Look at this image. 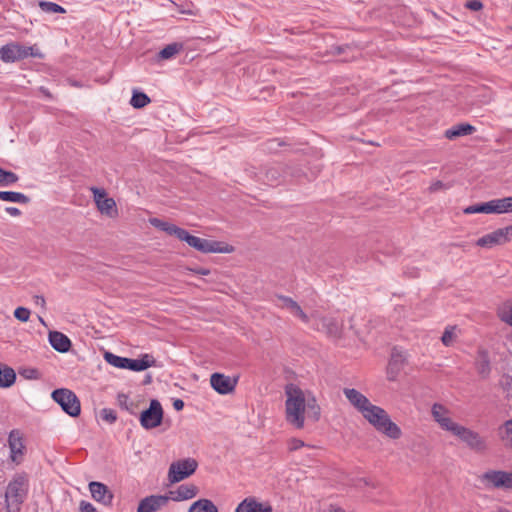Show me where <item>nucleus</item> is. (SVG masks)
Returning a JSON list of instances; mask_svg holds the SVG:
<instances>
[{
    "label": "nucleus",
    "mask_w": 512,
    "mask_h": 512,
    "mask_svg": "<svg viewBox=\"0 0 512 512\" xmlns=\"http://www.w3.org/2000/svg\"><path fill=\"white\" fill-rule=\"evenodd\" d=\"M49 343L58 352H68L71 347L70 339L63 333L53 331L49 333Z\"/></svg>",
    "instance_id": "24"
},
{
    "label": "nucleus",
    "mask_w": 512,
    "mask_h": 512,
    "mask_svg": "<svg viewBox=\"0 0 512 512\" xmlns=\"http://www.w3.org/2000/svg\"><path fill=\"white\" fill-rule=\"evenodd\" d=\"M127 399H128V397L126 395H119V402L120 403L125 402Z\"/></svg>",
    "instance_id": "57"
},
{
    "label": "nucleus",
    "mask_w": 512,
    "mask_h": 512,
    "mask_svg": "<svg viewBox=\"0 0 512 512\" xmlns=\"http://www.w3.org/2000/svg\"><path fill=\"white\" fill-rule=\"evenodd\" d=\"M127 399H128V397L126 395H119V402L120 403L125 402Z\"/></svg>",
    "instance_id": "58"
},
{
    "label": "nucleus",
    "mask_w": 512,
    "mask_h": 512,
    "mask_svg": "<svg viewBox=\"0 0 512 512\" xmlns=\"http://www.w3.org/2000/svg\"><path fill=\"white\" fill-rule=\"evenodd\" d=\"M465 6L472 11H479L483 8V4L479 0H470L465 4Z\"/></svg>",
    "instance_id": "44"
},
{
    "label": "nucleus",
    "mask_w": 512,
    "mask_h": 512,
    "mask_svg": "<svg viewBox=\"0 0 512 512\" xmlns=\"http://www.w3.org/2000/svg\"><path fill=\"white\" fill-rule=\"evenodd\" d=\"M451 434L456 437L467 448L476 453H485L488 450V443L484 436L466 426L458 423Z\"/></svg>",
    "instance_id": "5"
},
{
    "label": "nucleus",
    "mask_w": 512,
    "mask_h": 512,
    "mask_svg": "<svg viewBox=\"0 0 512 512\" xmlns=\"http://www.w3.org/2000/svg\"><path fill=\"white\" fill-rule=\"evenodd\" d=\"M80 512H96V508L89 502L81 501L79 506Z\"/></svg>",
    "instance_id": "46"
},
{
    "label": "nucleus",
    "mask_w": 512,
    "mask_h": 512,
    "mask_svg": "<svg viewBox=\"0 0 512 512\" xmlns=\"http://www.w3.org/2000/svg\"><path fill=\"white\" fill-rule=\"evenodd\" d=\"M502 201L504 203L506 213L512 212V196L502 198Z\"/></svg>",
    "instance_id": "49"
},
{
    "label": "nucleus",
    "mask_w": 512,
    "mask_h": 512,
    "mask_svg": "<svg viewBox=\"0 0 512 512\" xmlns=\"http://www.w3.org/2000/svg\"><path fill=\"white\" fill-rule=\"evenodd\" d=\"M198 274H201V275H208L209 274V270L207 269H199L196 271Z\"/></svg>",
    "instance_id": "55"
},
{
    "label": "nucleus",
    "mask_w": 512,
    "mask_h": 512,
    "mask_svg": "<svg viewBox=\"0 0 512 512\" xmlns=\"http://www.w3.org/2000/svg\"><path fill=\"white\" fill-rule=\"evenodd\" d=\"M167 502L168 498L165 495H151L140 501L137 512H155Z\"/></svg>",
    "instance_id": "23"
},
{
    "label": "nucleus",
    "mask_w": 512,
    "mask_h": 512,
    "mask_svg": "<svg viewBox=\"0 0 512 512\" xmlns=\"http://www.w3.org/2000/svg\"><path fill=\"white\" fill-rule=\"evenodd\" d=\"M482 482L496 489H512V471L489 470L481 476Z\"/></svg>",
    "instance_id": "10"
},
{
    "label": "nucleus",
    "mask_w": 512,
    "mask_h": 512,
    "mask_svg": "<svg viewBox=\"0 0 512 512\" xmlns=\"http://www.w3.org/2000/svg\"><path fill=\"white\" fill-rule=\"evenodd\" d=\"M475 131V127L470 124H459L445 131V137L454 139L460 136L470 135Z\"/></svg>",
    "instance_id": "26"
},
{
    "label": "nucleus",
    "mask_w": 512,
    "mask_h": 512,
    "mask_svg": "<svg viewBox=\"0 0 512 512\" xmlns=\"http://www.w3.org/2000/svg\"><path fill=\"white\" fill-rule=\"evenodd\" d=\"M304 446H305V443L302 440L297 439V438H291L288 441V448L290 451L298 450Z\"/></svg>",
    "instance_id": "43"
},
{
    "label": "nucleus",
    "mask_w": 512,
    "mask_h": 512,
    "mask_svg": "<svg viewBox=\"0 0 512 512\" xmlns=\"http://www.w3.org/2000/svg\"><path fill=\"white\" fill-rule=\"evenodd\" d=\"M406 362L405 354L396 348L392 350L391 357L387 365V379L389 381H395L401 370L403 369Z\"/></svg>",
    "instance_id": "16"
},
{
    "label": "nucleus",
    "mask_w": 512,
    "mask_h": 512,
    "mask_svg": "<svg viewBox=\"0 0 512 512\" xmlns=\"http://www.w3.org/2000/svg\"><path fill=\"white\" fill-rule=\"evenodd\" d=\"M495 207H496V214H503L506 213L504 203L501 199H494Z\"/></svg>",
    "instance_id": "48"
},
{
    "label": "nucleus",
    "mask_w": 512,
    "mask_h": 512,
    "mask_svg": "<svg viewBox=\"0 0 512 512\" xmlns=\"http://www.w3.org/2000/svg\"><path fill=\"white\" fill-rule=\"evenodd\" d=\"M34 302L36 305L41 306L42 308H44L46 304L45 298L40 295L34 296Z\"/></svg>",
    "instance_id": "51"
},
{
    "label": "nucleus",
    "mask_w": 512,
    "mask_h": 512,
    "mask_svg": "<svg viewBox=\"0 0 512 512\" xmlns=\"http://www.w3.org/2000/svg\"><path fill=\"white\" fill-rule=\"evenodd\" d=\"M477 369H478L479 374L482 377H487L490 373V366H489L488 361H486V360H482V361L478 362Z\"/></svg>",
    "instance_id": "39"
},
{
    "label": "nucleus",
    "mask_w": 512,
    "mask_h": 512,
    "mask_svg": "<svg viewBox=\"0 0 512 512\" xmlns=\"http://www.w3.org/2000/svg\"><path fill=\"white\" fill-rule=\"evenodd\" d=\"M0 200L19 204H28L30 202V198L27 195L15 191H0Z\"/></svg>",
    "instance_id": "28"
},
{
    "label": "nucleus",
    "mask_w": 512,
    "mask_h": 512,
    "mask_svg": "<svg viewBox=\"0 0 512 512\" xmlns=\"http://www.w3.org/2000/svg\"><path fill=\"white\" fill-rule=\"evenodd\" d=\"M89 490L91 493L92 498L102 503L103 505H111L113 500V493L111 490L103 483L101 482H90L89 483Z\"/></svg>",
    "instance_id": "19"
},
{
    "label": "nucleus",
    "mask_w": 512,
    "mask_h": 512,
    "mask_svg": "<svg viewBox=\"0 0 512 512\" xmlns=\"http://www.w3.org/2000/svg\"><path fill=\"white\" fill-rule=\"evenodd\" d=\"M273 301L277 307L288 310L293 316L299 318L303 323L308 324L310 322L311 317L308 316L302 310L300 305L292 298L283 295H276Z\"/></svg>",
    "instance_id": "14"
},
{
    "label": "nucleus",
    "mask_w": 512,
    "mask_h": 512,
    "mask_svg": "<svg viewBox=\"0 0 512 512\" xmlns=\"http://www.w3.org/2000/svg\"><path fill=\"white\" fill-rule=\"evenodd\" d=\"M39 91L47 98H51V94L45 87H40Z\"/></svg>",
    "instance_id": "54"
},
{
    "label": "nucleus",
    "mask_w": 512,
    "mask_h": 512,
    "mask_svg": "<svg viewBox=\"0 0 512 512\" xmlns=\"http://www.w3.org/2000/svg\"><path fill=\"white\" fill-rule=\"evenodd\" d=\"M52 399L71 417L80 414L81 406L76 394L69 389L61 388L52 392Z\"/></svg>",
    "instance_id": "8"
},
{
    "label": "nucleus",
    "mask_w": 512,
    "mask_h": 512,
    "mask_svg": "<svg viewBox=\"0 0 512 512\" xmlns=\"http://www.w3.org/2000/svg\"><path fill=\"white\" fill-rule=\"evenodd\" d=\"M512 240V224L499 228L491 233L480 237L476 244L480 247L492 248L496 245H504Z\"/></svg>",
    "instance_id": "11"
},
{
    "label": "nucleus",
    "mask_w": 512,
    "mask_h": 512,
    "mask_svg": "<svg viewBox=\"0 0 512 512\" xmlns=\"http://www.w3.org/2000/svg\"><path fill=\"white\" fill-rule=\"evenodd\" d=\"M212 388L219 394L226 395L231 393L236 387V380L221 373H213L210 377Z\"/></svg>",
    "instance_id": "17"
},
{
    "label": "nucleus",
    "mask_w": 512,
    "mask_h": 512,
    "mask_svg": "<svg viewBox=\"0 0 512 512\" xmlns=\"http://www.w3.org/2000/svg\"><path fill=\"white\" fill-rule=\"evenodd\" d=\"M19 177L11 171H6L0 167V186H11L18 181Z\"/></svg>",
    "instance_id": "33"
},
{
    "label": "nucleus",
    "mask_w": 512,
    "mask_h": 512,
    "mask_svg": "<svg viewBox=\"0 0 512 512\" xmlns=\"http://www.w3.org/2000/svg\"><path fill=\"white\" fill-rule=\"evenodd\" d=\"M173 407L176 411H181L184 407V402L181 399H174Z\"/></svg>",
    "instance_id": "52"
},
{
    "label": "nucleus",
    "mask_w": 512,
    "mask_h": 512,
    "mask_svg": "<svg viewBox=\"0 0 512 512\" xmlns=\"http://www.w3.org/2000/svg\"><path fill=\"white\" fill-rule=\"evenodd\" d=\"M315 328L331 337H339L342 331V323L332 317H322L317 319Z\"/></svg>",
    "instance_id": "22"
},
{
    "label": "nucleus",
    "mask_w": 512,
    "mask_h": 512,
    "mask_svg": "<svg viewBox=\"0 0 512 512\" xmlns=\"http://www.w3.org/2000/svg\"><path fill=\"white\" fill-rule=\"evenodd\" d=\"M273 508L269 502H259L254 497L245 498L238 504L235 512H272Z\"/></svg>",
    "instance_id": "21"
},
{
    "label": "nucleus",
    "mask_w": 512,
    "mask_h": 512,
    "mask_svg": "<svg viewBox=\"0 0 512 512\" xmlns=\"http://www.w3.org/2000/svg\"><path fill=\"white\" fill-rule=\"evenodd\" d=\"M285 396V417L290 425L302 429L306 421L319 420L321 409L313 393L291 383L285 387Z\"/></svg>",
    "instance_id": "1"
},
{
    "label": "nucleus",
    "mask_w": 512,
    "mask_h": 512,
    "mask_svg": "<svg viewBox=\"0 0 512 512\" xmlns=\"http://www.w3.org/2000/svg\"><path fill=\"white\" fill-rule=\"evenodd\" d=\"M91 191L93 193L94 201H95L96 205L99 202H101L102 199L108 198L104 189H99V188L93 187V188H91Z\"/></svg>",
    "instance_id": "40"
},
{
    "label": "nucleus",
    "mask_w": 512,
    "mask_h": 512,
    "mask_svg": "<svg viewBox=\"0 0 512 512\" xmlns=\"http://www.w3.org/2000/svg\"><path fill=\"white\" fill-rule=\"evenodd\" d=\"M98 210L107 216L113 217L117 214L116 203L113 198L102 199L97 204Z\"/></svg>",
    "instance_id": "31"
},
{
    "label": "nucleus",
    "mask_w": 512,
    "mask_h": 512,
    "mask_svg": "<svg viewBox=\"0 0 512 512\" xmlns=\"http://www.w3.org/2000/svg\"><path fill=\"white\" fill-rule=\"evenodd\" d=\"M14 316L21 322H27L30 318V310L25 307H18L14 311Z\"/></svg>",
    "instance_id": "38"
},
{
    "label": "nucleus",
    "mask_w": 512,
    "mask_h": 512,
    "mask_svg": "<svg viewBox=\"0 0 512 512\" xmlns=\"http://www.w3.org/2000/svg\"><path fill=\"white\" fill-rule=\"evenodd\" d=\"M484 213L485 214H496V207L494 199L488 202H484Z\"/></svg>",
    "instance_id": "45"
},
{
    "label": "nucleus",
    "mask_w": 512,
    "mask_h": 512,
    "mask_svg": "<svg viewBox=\"0 0 512 512\" xmlns=\"http://www.w3.org/2000/svg\"><path fill=\"white\" fill-rule=\"evenodd\" d=\"M182 44L180 43H172L167 46H165L160 52H159V58L160 59H170L173 56H175L177 53H179L182 49Z\"/></svg>",
    "instance_id": "32"
},
{
    "label": "nucleus",
    "mask_w": 512,
    "mask_h": 512,
    "mask_svg": "<svg viewBox=\"0 0 512 512\" xmlns=\"http://www.w3.org/2000/svg\"><path fill=\"white\" fill-rule=\"evenodd\" d=\"M498 436L504 446L512 448V419L505 421L498 428Z\"/></svg>",
    "instance_id": "29"
},
{
    "label": "nucleus",
    "mask_w": 512,
    "mask_h": 512,
    "mask_svg": "<svg viewBox=\"0 0 512 512\" xmlns=\"http://www.w3.org/2000/svg\"><path fill=\"white\" fill-rule=\"evenodd\" d=\"M101 416H102V419L109 422V423H113L116 421V414L113 410L111 409H103L101 411Z\"/></svg>",
    "instance_id": "42"
},
{
    "label": "nucleus",
    "mask_w": 512,
    "mask_h": 512,
    "mask_svg": "<svg viewBox=\"0 0 512 512\" xmlns=\"http://www.w3.org/2000/svg\"><path fill=\"white\" fill-rule=\"evenodd\" d=\"M163 419V409L161 403L153 399L149 408L140 414V424L143 428L149 430L158 427Z\"/></svg>",
    "instance_id": "12"
},
{
    "label": "nucleus",
    "mask_w": 512,
    "mask_h": 512,
    "mask_svg": "<svg viewBox=\"0 0 512 512\" xmlns=\"http://www.w3.org/2000/svg\"><path fill=\"white\" fill-rule=\"evenodd\" d=\"M502 321L512 326V302L505 303L499 310Z\"/></svg>",
    "instance_id": "37"
},
{
    "label": "nucleus",
    "mask_w": 512,
    "mask_h": 512,
    "mask_svg": "<svg viewBox=\"0 0 512 512\" xmlns=\"http://www.w3.org/2000/svg\"><path fill=\"white\" fill-rule=\"evenodd\" d=\"M189 512H218V509L211 500L200 499L191 505Z\"/></svg>",
    "instance_id": "30"
},
{
    "label": "nucleus",
    "mask_w": 512,
    "mask_h": 512,
    "mask_svg": "<svg viewBox=\"0 0 512 512\" xmlns=\"http://www.w3.org/2000/svg\"><path fill=\"white\" fill-rule=\"evenodd\" d=\"M343 393L349 403L361 413V415L366 411V409L372 404L370 400L362 394L360 391L354 388H344Z\"/></svg>",
    "instance_id": "18"
},
{
    "label": "nucleus",
    "mask_w": 512,
    "mask_h": 512,
    "mask_svg": "<svg viewBox=\"0 0 512 512\" xmlns=\"http://www.w3.org/2000/svg\"><path fill=\"white\" fill-rule=\"evenodd\" d=\"M104 359L113 367L137 372L153 367L156 363L155 358L150 354H143L139 359H130L115 355L112 352H105Z\"/></svg>",
    "instance_id": "3"
},
{
    "label": "nucleus",
    "mask_w": 512,
    "mask_h": 512,
    "mask_svg": "<svg viewBox=\"0 0 512 512\" xmlns=\"http://www.w3.org/2000/svg\"><path fill=\"white\" fill-rule=\"evenodd\" d=\"M39 7L41 8L42 11L46 12V13H65L66 10L54 3V2H49V1H41L39 2Z\"/></svg>",
    "instance_id": "35"
},
{
    "label": "nucleus",
    "mask_w": 512,
    "mask_h": 512,
    "mask_svg": "<svg viewBox=\"0 0 512 512\" xmlns=\"http://www.w3.org/2000/svg\"><path fill=\"white\" fill-rule=\"evenodd\" d=\"M362 416L379 433L386 437L392 440H398L401 438V428L391 420L389 414L380 406L371 404Z\"/></svg>",
    "instance_id": "2"
},
{
    "label": "nucleus",
    "mask_w": 512,
    "mask_h": 512,
    "mask_svg": "<svg viewBox=\"0 0 512 512\" xmlns=\"http://www.w3.org/2000/svg\"><path fill=\"white\" fill-rule=\"evenodd\" d=\"M450 414V410L443 404L434 403L431 407V415L433 420L442 430L449 433H451L458 425V423L451 418Z\"/></svg>",
    "instance_id": "13"
},
{
    "label": "nucleus",
    "mask_w": 512,
    "mask_h": 512,
    "mask_svg": "<svg viewBox=\"0 0 512 512\" xmlns=\"http://www.w3.org/2000/svg\"><path fill=\"white\" fill-rule=\"evenodd\" d=\"M149 102L150 98L142 92H134L130 100V104L137 109L145 107Z\"/></svg>",
    "instance_id": "34"
},
{
    "label": "nucleus",
    "mask_w": 512,
    "mask_h": 512,
    "mask_svg": "<svg viewBox=\"0 0 512 512\" xmlns=\"http://www.w3.org/2000/svg\"><path fill=\"white\" fill-rule=\"evenodd\" d=\"M150 224L152 226H154L155 228H158L164 232H166L167 234L169 235H174L176 236L178 239L180 238L182 232H183V228H180L172 223H169V222H166V221H162L158 218H151L150 219Z\"/></svg>",
    "instance_id": "25"
},
{
    "label": "nucleus",
    "mask_w": 512,
    "mask_h": 512,
    "mask_svg": "<svg viewBox=\"0 0 512 512\" xmlns=\"http://www.w3.org/2000/svg\"><path fill=\"white\" fill-rule=\"evenodd\" d=\"M198 494V487L194 484H182L175 490H170L168 495H165L169 500L180 502L194 498Z\"/></svg>",
    "instance_id": "20"
},
{
    "label": "nucleus",
    "mask_w": 512,
    "mask_h": 512,
    "mask_svg": "<svg viewBox=\"0 0 512 512\" xmlns=\"http://www.w3.org/2000/svg\"><path fill=\"white\" fill-rule=\"evenodd\" d=\"M456 327H447L441 337V341L445 346H451L456 339Z\"/></svg>",
    "instance_id": "36"
},
{
    "label": "nucleus",
    "mask_w": 512,
    "mask_h": 512,
    "mask_svg": "<svg viewBox=\"0 0 512 512\" xmlns=\"http://www.w3.org/2000/svg\"><path fill=\"white\" fill-rule=\"evenodd\" d=\"M29 56L41 58L42 53L35 46H24L16 42L0 48V59L5 63H13Z\"/></svg>",
    "instance_id": "6"
},
{
    "label": "nucleus",
    "mask_w": 512,
    "mask_h": 512,
    "mask_svg": "<svg viewBox=\"0 0 512 512\" xmlns=\"http://www.w3.org/2000/svg\"><path fill=\"white\" fill-rule=\"evenodd\" d=\"M179 240L186 242L190 247L202 253H231L234 251L233 246L213 240L196 237L187 230H183Z\"/></svg>",
    "instance_id": "4"
},
{
    "label": "nucleus",
    "mask_w": 512,
    "mask_h": 512,
    "mask_svg": "<svg viewBox=\"0 0 512 512\" xmlns=\"http://www.w3.org/2000/svg\"><path fill=\"white\" fill-rule=\"evenodd\" d=\"M493 512H511L509 511L508 509L504 508V507H498L496 510H494Z\"/></svg>",
    "instance_id": "56"
},
{
    "label": "nucleus",
    "mask_w": 512,
    "mask_h": 512,
    "mask_svg": "<svg viewBox=\"0 0 512 512\" xmlns=\"http://www.w3.org/2000/svg\"><path fill=\"white\" fill-rule=\"evenodd\" d=\"M27 493V482L24 477L14 478L7 486L5 502L8 512H17Z\"/></svg>",
    "instance_id": "7"
},
{
    "label": "nucleus",
    "mask_w": 512,
    "mask_h": 512,
    "mask_svg": "<svg viewBox=\"0 0 512 512\" xmlns=\"http://www.w3.org/2000/svg\"><path fill=\"white\" fill-rule=\"evenodd\" d=\"M463 211L465 214L484 213V203L468 206Z\"/></svg>",
    "instance_id": "41"
},
{
    "label": "nucleus",
    "mask_w": 512,
    "mask_h": 512,
    "mask_svg": "<svg viewBox=\"0 0 512 512\" xmlns=\"http://www.w3.org/2000/svg\"><path fill=\"white\" fill-rule=\"evenodd\" d=\"M198 463L193 458H185L171 463L168 470L170 484L178 483L191 476L197 469Z\"/></svg>",
    "instance_id": "9"
},
{
    "label": "nucleus",
    "mask_w": 512,
    "mask_h": 512,
    "mask_svg": "<svg viewBox=\"0 0 512 512\" xmlns=\"http://www.w3.org/2000/svg\"><path fill=\"white\" fill-rule=\"evenodd\" d=\"M8 444L11 460L17 464L20 463L25 451L23 434L19 430H12L8 437Z\"/></svg>",
    "instance_id": "15"
},
{
    "label": "nucleus",
    "mask_w": 512,
    "mask_h": 512,
    "mask_svg": "<svg viewBox=\"0 0 512 512\" xmlns=\"http://www.w3.org/2000/svg\"><path fill=\"white\" fill-rule=\"evenodd\" d=\"M27 378H37L38 372L35 369L29 370L28 374L26 375Z\"/></svg>",
    "instance_id": "53"
},
{
    "label": "nucleus",
    "mask_w": 512,
    "mask_h": 512,
    "mask_svg": "<svg viewBox=\"0 0 512 512\" xmlns=\"http://www.w3.org/2000/svg\"><path fill=\"white\" fill-rule=\"evenodd\" d=\"M5 212L13 217H18L21 215V211L16 207H6Z\"/></svg>",
    "instance_id": "50"
},
{
    "label": "nucleus",
    "mask_w": 512,
    "mask_h": 512,
    "mask_svg": "<svg viewBox=\"0 0 512 512\" xmlns=\"http://www.w3.org/2000/svg\"><path fill=\"white\" fill-rule=\"evenodd\" d=\"M15 380V371L11 367L0 363V387L8 388L15 383Z\"/></svg>",
    "instance_id": "27"
},
{
    "label": "nucleus",
    "mask_w": 512,
    "mask_h": 512,
    "mask_svg": "<svg viewBox=\"0 0 512 512\" xmlns=\"http://www.w3.org/2000/svg\"><path fill=\"white\" fill-rule=\"evenodd\" d=\"M447 188H448V186L446 184H444L443 182L435 181L430 185L429 190H430V192H437L441 189H447Z\"/></svg>",
    "instance_id": "47"
}]
</instances>
